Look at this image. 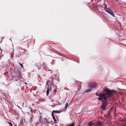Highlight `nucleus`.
<instances>
[{"label": "nucleus", "instance_id": "f257e3e1", "mask_svg": "<svg viewBox=\"0 0 126 126\" xmlns=\"http://www.w3.org/2000/svg\"><path fill=\"white\" fill-rule=\"evenodd\" d=\"M104 93L100 96L98 99L99 100H102V104L101 109L103 110L106 109V106L108 104L107 99L111 97L113 95L114 93H116L115 91L113 90H110L106 88L104 90Z\"/></svg>", "mask_w": 126, "mask_h": 126}, {"label": "nucleus", "instance_id": "f03ea898", "mask_svg": "<svg viewBox=\"0 0 126 126\" xmlns=\"http://www.w3.org/2000/svg\"><path fill=\"white\" fill-rule=\"evenodd\" d=\"M97 84L96 83L94 82H91L89 83L88 85V87L90 88H92L96 87Z\"/></svg>", "mask_w": 126, "mask_h": 126}, {"label": "nucleus", "instance_id": "7ed1b4c3", "mask_svg": "<svg viewBox=\"0 0 126 126\" xmlns=\"http://www.w3.org/2000/svg\"><path fill=\"white\" fill-rule=\"evenodd\" d=\"M105 11L111 15H113V12L109 8H104Z\"/></svg>", "mask_w": 126, "mask_h": 126}, {"label": "nucleus", "instance_id": "20e7f679", "mask_svg": "<svg viewBox=\"0 0 126 126\" xmlns=\"http://www.w3.org/2000/svg\"><path fill=\"white\" fill-rule=\"evenodd\" d=\"M22 77V76L20 74H19L18 76H16L14 77V79L16 81H17L20 79Z\"/></svg>", "mask_w": 126, "mask_h": 126}, {"label": "nucleus", "instance_id": "39448f33", "mask_svg": "<svg viewBox=\"0 0 126 126\" xmlns=\"http://www.w3.org/2000/svg\"><path fill=\"white\" fill-rule=\"evenodd\" d=\"M102 123L101 122H98L96 124V126H100L102 125Z\"/></svg>", "mask_w": 126, "mask_h": 126}, {"label": "nucleus", "instance_id": "423d86ee", "mask_svg": "<svg viewBox=\"0 0 126 126\" xmlns=\"http://www.w3.org/2000/svg\"><path fill=\"white\" fill-rule=\"evenodd\" d=\"M60 112L59 111L56 110H53L52 111V114L53 113V115L54 114V113H59Z\"/></svg>", "mask_w": 126, "mask_h": 126}, {"label": "nucleus", "instance_id": "0eeeda50", "mask_svg": "<svg viewBox=\"0 0 126 126\" xmlns=\"http://www.w3.org/2000/svg\"><path fill=\"white\" fill-rule=\"evenodd\" d=\"M34 68L36 69L39 70L40 69V68L39 66L37 65V64H35L34 65Z\"/></svg>", "mask_w": 126, "mask_h": 126}, {"label": "nucleus", "instance_id": "6e6552de", "mask_svg": "<svg viewBox=\"0 0 126 126\" xmlns=\"http://www.w3.org/2000/svg\"><path fill=\"white\" fill-rule=\"evenodd\" d=\"M52 115L53 118L54 120V123H55L56 122V120L55 118V117L54 116V115H53V113L52 114Z\"/></svg>", "mask_w": 126, "mask_h": 126}, {"label": "nucleus", "instance_id": "1a4fd4ad", "mask_svg": "<svg viewBox=\"0 0 126 126\" xmlns=\"http://www.w3.org/2000/svg\"><path fill=\"white\" fill-rule=\"evenodd\" d=\"M91 90L90 89H88L86 90L85 91V92L86 93H89L91 92Z\"/></svg>", "mask_w": 126, "mask_h": 126}, {"label": "nucleus", "instance_id": "9d476101", "mask_svg": "<svg viewBox=\"0 0 126 126\" xmlns=\"http://www.w3.org/2000/svg\"><path fill=\"white\" fill-rule=\"evenodd\" d=\"M94 123H93L92 122H90L88 124V125L90 126H91L93 125H94Z\"/></svg>", "mask_w": 126, "mask_h": 126}, {"label": "nucleus", "instance_id": "9b49d317", "mask_svg": "<svg viewBox=\"0 0 126 126\" xmlns=\"http://www.w3.org/2000/svg\"><path fill=\"white\" fill-rule=\"evenodd\" d=\"M49 89L48 87L47 88V95H48L49 94Z\"/></svg>", "mask_w": 126, "mask_h": 126}, {"label": "nucleus", "instance_id": "f8f14e48", "mask_svg": "<svg viewBox=\"0 0 126 126\" xmlns=\"http://www.w3.org/2000/svg\"><path fill=\"white\" fill-rule=\"evenodd\" d=\"M66 126H75L74 123H74H73L72 124H70L69 125H67Z\"/></svg>", "mask_w": 126, "mask_h": 126}, {"label": "nucleus", "instance_id": "ddd939ff", "mask_svg": "<svg viewBox=\"0 0 126 126\" xmlns=\"http://www.w3.org/2000/svg\"><path fill=\"white\" fill-rule=\"evenodd\" d=\"M68 106V104L67 103H66L65 104V107L66 109Z\"/></svg>", "mask_w": 126, "mask_h": 126}, {"label": "nucleus", "instance_id": "4468645a", "mask_svg": "<svg viewBox=\"0 0 126 126\" xmlns=\"http://www.w3.org/2000/svg\"><path fill=\"white\" fill-rule=\"evenodd\" d=\"M8 123L10 126H12V124L11 123L8 122Z\"/></svg>", "mask_w": 126, "mask_h": 126}, {"label": "nucleus", "instance_id": "2eb2a0df", "mask_svg": "<svg viewBox=\"0 0 126 126\" xmlns=\"http://www.w3.org/2000/svg\"><path fill=\"white\" fill-rule=\"evenodd\" d=\"M104 5H105V6L104 8H107V5L106 4H105V2L104 3Z\"/></svg>", "mask_w": 126, "mask_h": 126}, {"label": "nucleus", "instance_id": "dca6fc26", "mask_svg": "<svg viewBox=\"0 0 126 126\" xmlns=\"http://www.w3.org/2000/svg\"><path fill=\"white\" fill-rule=\"evenodd\" d=\"M96 95L97 96H100V95H101V94L100 95L99 94H98V93H96Z\"/></svg>", "mask_w": 126, "mask_h": 126}, {"label": "nucleus", "instance_id": "f3484780", "mask_svg": "<svg viewBox=\"0 0 126 126\" xmlns=\"http://www.w3.org/2000/svg\"><path fill=\"white\" fill-rule=\"evenodd\" d=\"M19 64H20V66L21 67H23V65H22V64H21V63H19Z\"/></svg>", "mask_w": 126, "mask_h": 126}, {"label": "nucleus", "instance_id": "a211bd4d", "mask_svg": "<svg viewBox=\"0 0 126 126\" xmlns=\"http://www.w3.org/2000/svg\"><path fill=\"white\" fill-rule=\"evenodd\" d=\"M28 109H29V110L31 111L32 110V109L30 107H28Z\"/></svg>", "mask_w": 126, "mask_h": 126}, {"label": "nucleus", "instance_id": "6ab92c4d", "mask_svg": "<svg viewBox=\"0 0 126 126\" xmlns=\"http://www.w3.org/2000/svg\"><path fill=\"white\" fill-rule=\"evenodd\" d=\"M41 125H42L43 124H44V123H43V122H41Z\"/></svg>", "mask_w": 126, "mask_h": 126}, {"label": "nucleus", "instance_id": "aec40b11", "mask_svg": "<svg viewBox=\"0 0 126 126\" xmlns=\"http://www.w3.org/2000/svg\"><path fill=\"white\" fill-rule=\"evenodd\" d=\"M0 51H1V53L2 52V50L1 49H0Z\"/></svg>", "mask_w": 126, "mask_h": 126}, {"label": "nucleus", "instance_id": "412c9836", "mask_svg": "<svg viewBox=\"0 0 126 126\" xmlns=\"http://www.w3.org/2000/svg\"><path fill=\"white\" fill-rule=\"evenodd\" d=\"M45 64V63H43V64H44V65Z\"/></svg>", "mask_w": 126, "mask_h": 126}, {"label": "nucleus", "instance_id": "4be33fe9", "mask_svg": "<svg viewBox=\"0 0 126 126\" xmlns=\"http://www.w3.org/2000/svg\"><path fill=\"white\" fill-rule=\"evenodd\" d=\"M78 126H80V125H79Z\"/></svg>", "mask_w": 126, "mask_h": 126}]
</instances>
